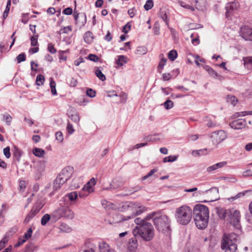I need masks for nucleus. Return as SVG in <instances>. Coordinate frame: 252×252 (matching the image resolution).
<instances>
[{"label": "nucleus", "mask_w": 252, "mask_h": 252, "mask_svg": "<svg viewBox=\"0 0 252 252\" xmlns=\"http://www.w3.org/2000/svg\"><path fill=\"white\" fill-rule=\"evenodd\" d=\"M78 196H79V194H78L76 191H72L71 192L67 193L66 195V196L67 197L69 200L71 201L75 200L77 199Z\"/></svg>", "instance_id": "39"}, {"label": "nucleus", "mask_w": 252, "mask_h": 252, "mask_svg": "<svg viewBox=\"0 0 252 252\" xmlns=\"http://www.w3.org/2000/svg\"><path fill=\"white\" fill-rule=\"evenodd\" d=\"M240 212L238 210L230 211L227 218L229 223L234 227H238L240 221Z\"/></svg>", "instance_id": "11"}, {"label": "nucleus", "mask_w": 252, "mask_h": 252, "mask_svg": "<svg viewBox=\"0 0 252 252\" xmlns=\"http://www.w3.org/2000/svg\"><path fill=\"white\" fill-rule=\"evenodd\" d=\"M177 157L176 156H170L168 157H166L164 158L163 159V162H173L177 160Z\"/></svg>", "instance_id": "48"}, {"label": "nucleus", "mask_w": 252, "mask_h": 252, "mask_svg": "<svg viewBox=\"0 0 252 252\" xmlns=\"http://www.w3.org/2000/svg\"><path fill=\"white\" fill-rule=\"evenodd\" d=\"M47 49L52 54H55L57 52V50L54 48V45L52 43L48 44Z\"/></svg>", "instance_id": "57"}, {"label": "nucleus", "mask_w": 252, "mask_h": 252, "mask_svg": "<svg viewBox=\"0 0 252 252\" xmlns=\"http://www.w3.org/2000/svg\"><path fill=\"white\" fill-rule=\"evenodd\" d=\"M221 179L225 180L227 182L235 183L237 181L236 178L233 175H229L226 177H222Z\"/></svg>", "instance_id": "43"}, {"label": "nucleus", "mask_w": 252, "mask_h": 252, "mask_svg": "<svg viewBox=\"0 0 252 252\" xmlns=\"http://www.w3.org/2000/svg\"><path fill=\"white\" fill-rule=\"evenodd\" d=\"M3 118H5V122L6 124L8 126H9L11 124V121H12V117L9 115L7 114L6 115H3Z\"/></svg>", "instance_id": "61"}, {"label": "nucleus", "mask_w": 252, "mask_h": 252, "mask_svg": "<svg viewBox=\"0 0 252 252\" xmlns=\"http://www.w3.org/2000/svg\"><path fill=\"white\" fill-rule=\"evenodd\" d=\"M87 95L90 97H94L96 95V92L92 89H88L86 91Z\"/></svg>", "instance_id": "56"}, {"label": "nucleus", "mask_w": 252, "mask_h": 252, "mask_svg": "<svg viewBox=\"0 0 252 252\" xmlns=\"http://www.w3.org/2000/svg\"><path fill=\"white\" fill-rule=\"evenodd\" d=\"M194 220L197 228H205L208 223L209 212L208 207L204 205L196 204L193 208Z\"/></svg>", "instance_id": "1"}, {"label": "nucleus", "mask_w": 252, "mask_h": 252, "mask_svg": "<svg viewBox=\"0 0 252 252\" xmlns=\"http://www.w3.org/2000/svg\"><path fill=\"white\" fill-rule=\"evenodd\" d=\"M52 219V215L46 214L44 215L41 220V223L42 225H45L47 223Z\"/></svg>", "instance_id": "37"}, {"label": "nucleus", "mask_w": 252, "mask_h": 252, "mask_svg": "<svg viewBox=\"0 0 252 252\" xmlns=\"http://www.w3.org/2000/svg\"><path fill=\"white\" fill-rule=\"evenodd\" d=\"M247 122L244 119H239L234 120L229 123L231 128L234 129H241L245 127Z\"/></svg>", "instance_id": "14"}, {"label": "nucleus", "mask_w": 252, "mask_h": 252, "mask_svg": "<svg viewBox=\"0 0 252 252\" xmlns=\"http://www.w3.org/2000/svg\"><path fill=\"white\" fill-rule=\"evenodd\" d=\"M239 6V4L237 1H234L232 2L228 3L225 6L226 13L225 15L226 17H228L231 12L234 10L237 9Z\"/></svg>", "instance_id": "16"}, {"label": "nucleus", "mask_w": 252, "mask_h": 252, "mask_svg": "<svg viewBox=\"0 0 252 252\" xmlns=\"http://www.w3.org/2000/svg\"><path fill=\"white\" fill-rule=\"evenodd\" d=\"M88 59L94 62H96L98 60V58L96 55L91 54L89 55Z\"/></svg>", "instance_id": "63"}, {"label": "nucleus", "mask_w": 252, "mask_h": 252, "mask_svg": "<svg viewBox=\"0 0 252 252\" xmlns=\"http://www.w3.org/2000/svg\"><path fill=\"white\" fill-rule=\"evenodd\" d=\"M17 60L18 63L24 62L26 60V55L24 53L19 54L17 57Z\"/></svg>", "instance_id": "58"}, {"label": "nucleus", "mask_w": 252, "mask_h": 252, "mask_svg": "<svg viewBox=\"0 0 252 252\" xmlns=\"http://www.w3.org/2000/svg\"><path fill=\"white\" fill-rule=\"evenodd\" d=\"M64 183V181L62 182V180H61V179L57 177L53 183V190L54 191L57 190Z\"/></svg>", "instance_id": "28"}, {"label": "nucleus", "mask_w": 252, "mask_h": 252, "mask_svg": "<svg viewBox=\"0 0 252 252\" xmlns=\"http://www.w3.org/2000/svg\"><path fill=\"white\" fill-rule=\"evenodd\" d=\"M158 170L156 168H154L152 170H151L146 175L143 176L141 178L142 181L145 180L146 179H148L149 177L153 175L155 173L157 172Z\"/></svg>", "instance_id": "52"}, {"label": "nucleus", "mask_w": 252, "mask_h": 252, "mask_svg": "<svg viewBox=\"0 0 252 252\" xmlns=\"http://www.w3.org/2000/svg\"><path fill=\"white\" fill-rule=\"evenodd\" d=\"M46 161L41 160H39L34 167V172L36 174L35 178L36 179H39L40 177L41 176L42 173L44 171L46 168Z\"/></svg>", "instance_id": "12"}, {"label": "nucleus", "mask_w": 252, "mask_h": 252, "mask_svg": "<svg viewBox=\"0 0 252 252\" xmlns=\"http://www.w3.org/2000/svg\"><path fill=\"white\" fill-rule=\"evenodd\" d=\"M147 52V49L145 46L138 47L136 50L135 54L139 55H145Z\"/></svg>", "instance_id": "35"}, {"label": "nucleus", "mask_w": 252, "mask_h": 252, "mask_svg": "<svg viewBox=\"0 0 252 252\" xmlns=\"http://www.w3.org/2000/svg\"><path fill=\"white\" fill-rule=\"evenodd\" d=\"M125 181L122 178H117L114 179L110 184L109 187L104 188V189L109 190L110 189H117L122 187Z\"/></svg>", "instance_id": "15"}, {"label": "nucleus", "mask_w": 252, "mask_h": 252, "mask_svg": "<svg viewBox=\"0 0 252 252\" xmlns=\"http://www.w3.org/2000/svg\"><path fill=\"white\" fill-rule=\"evenodd\" d=\"M50 86L51 88V91L52 94L53 95H56L57 93L56 89V83L52 78L50 79Z\"/></svg>", "instance_id": "40"}, {"label": "nucleus", "mask_w": 252, "mask_h": 252, "mask_svg": "<svg viewBox=\"0 0 252 252\" xmlns=\"http://www.w3.org/2000/svg\"><path fill=\"white\" fill-rule=\"evenodd\" d=\"M240 35L246 40H252V29L244 26L241 28Z\"/></svg>", "instance_id": "13"}, {"label": "nucleus", "mask_w": 252, "mask_h": 252, "mask_svg": "<svg viewBox=\"0 0 252 252\" xmlns=\"http://www.w3.org/2000/svg\"><path fill=\"white\" fill-rule=\"evenodd\" d=\"M66 130L67 131V132L69 134H73L75 131L72 125L70 124L69 122L67 123V124Z\"/></svg>", "instance_id": "55"}, {"label": "nucleus", "mask_w": 252, "mask_h": 252, "mask_svg": "<svg viewBox=\"0 0 252 252\" xmlns=\"http://www.w3.org/2000/svg\"><path fill=\"white\" fill-rule=\"evenodd\" d=\"M73 173V168L71 166L64 167L57 176V177L62 180L65 183L72 176Z\"/></svg>", "instance_id": "10"}, {"label": "nucleus", "mask_w": 252, "mask_h": 252, "mask_svg": "<svg viewBox=\"0 0 252 252\" xmlns=\"http://www.w3.org/2000/svg\"><path fill=\"white\" fill-rule=\"evenodd\" d=\"M32 153L37 157L42 158L45 154V151L42 149L35 148L32 150Z\"/></svg>", "instance_id": "31"}, {"label": "nucleus", "mask_w": 252, "mask_h": 252, "mask_svg": "<svg viewBox=\"0 0 252 252\" xmlns=\"http://www.w3.org/2000/svg\"><path fill=\"white\" fill-rule=\"evenodd\" d=\"M70 119L74 123L78 124L80 121V117L78 113H75L69 116Z\"/></svg>", "instance_id": "46"}, {"label": "nucleus", "mask_w": 252, "mask_h": 252, "mask_svg": "<svg viewBox=\"0 0 252 252\" xmlns=\"http://www.w3.org/2000/svg\"><path fill=\"white\" fill-rule=\"evenodd\" d=\"M44 205V203L42 201H38L32 207V210L33 211V212L36 215L39 213L41 209L43 207Z\"/></svg>", "instance_id": "27"}, {"label": "nucleus", "mask_w": 252, "mask_h": 252, "mask_svg": "<svg viewBox=\"0 0 252 252\" xmlns=\"http://www.w3.org/2000/svg\"><path fill=\"white\" fill-rule=\"evenodd\" d=\"M227 164L226 161H222L207 167L206 170L208 172H211L218 169L222 168Z\"/></svg>", "instance_id": "21"}, {"label": "nucleus", "mask_w": 252, "mask_h": 252, "mask_svg": "<svg viewBox=\"0 0 252 252\" xmlns=\"http://www.w3.org/2000/svg\"><path fill=\"white\" fill-rule=\"evenodd\" d=\"M44 82V77L43 75H38L36 78V84L38 86H40L43 84Z\"/></svg>", "instance_id": "45"}, {"label": "nucleus", "mask_w": 252, "mask_h": 252, "mask_svg": "<svg viewBox=\"0 0 252 252\" xmlns=\"http://www.w3.org/2000/svg\"><path fill=\"white\" fill-rule=\"evenodd\" d=\"M159 212H153L151 213H150L148 214L144 218V219L145 220L147 221L148 220H150L151 219H153V220L154 221V219L155 218V217L157 216L159 214Z\"/></svg>", "instance_id": "44"}, {"label": "nucleus", "mask_w": 252, "mask_h": 252, "mask_svg": "<svg viewBox=\"0 0 252 252\" xmlns=\"http://www.w3.org/2000/svg\"><path fill=\"white\" fill-rule=\"evenodd\" d=\"M134 236L140 237L145 241L152 240L155 236V229L150 223H145L140 226H136L132 231Z\"/></svg>", "instance_id": "2"}, {"label": "nucleus", "mask_w": 252, "mask_h": 252, "mask_svg": "<svg viewBox=\"0 0 252 252\" xmlns=\"http://www.w3.org/2000/svg\"><path fill=\"white\" fill-rule=\"evenodd\" d=\"M206 150L202 149L199 150H193L192 151V155L193 156H198L204 154V153Z\"/></svg>", "instance_id": "54"}, {"label": "nucleus", "mask_w": 252, "mask_h": 252, "mask_svg": "<svg viewBox=\"0 0 252 252\" xmlns=\"http://www.w3.org/2000/svg\"><path fill=\"white\" fill-rule=\"evenodd\" d=\"M162 139L161 135L160 134H156L152 135H148L146 137L144 140L146 141L154 142L160 140Z\"/></svg>", "instance_id": "25"}, {"label": "nucleus", "mask_w": 252, "mask_h": 252, "mask_svg": "<svg viewBox=\"0 0 252 252\" xmlns=\"http://www.w3.org/2000/svg\"><path fill=\"white\" fill-rule=\"evenodd\" d=\"M116 63L119 66H123L127 63V58L123 55L119 56L118 59L116 61Z\"/></svg>", "instance_id": "34"}, {"label": "nucleus", "mask_w": 252, "mask_h": 252, "mask_svg": "<svg viewBox=\"0 0 252 252\" xmlns=\"http://www.w3.org/2000/svg\"><path fill=\"white\" fill-rule=\"evenodd\" d=\"M134 221L135 223L138 225L137 226H140L143 225L145 223H148V222L146 221L145 219H141V218H137L134 220Z\"/></svg>", "instance_id": "49"}, {"label": "nucleus", "mask_w": 252, "mask_h": 252, "mask_svg": "<svg viewBox=\"0 0 252 252\" xmlns=\"http://www.w3.org/2000/svg\"><path fill=\"white\" fill-rule=\"evenodd\" d=\"M36 216L35 213H34L33 211L31 210L30 212L28 214L26 218L24 220V223L25 224H27L29 223L31 220Z\"/></svg>", "instance_id": "38"}, {"label": "nucleus", "mask_w": 252, "mask_h": 252, "mask_svg": "<svg viewBox=\"0 0 252 252\" xmlns=\"http://www.w3.org/2000/svg\"><path fill=\"white\" fill-rule=\"evenodd\" d=\"M210 138L214 144H218L227 138V135L224 130H220L212 133Z\"/></svg>", "instance_id": "9"}, {"label": "nucleus", "mask_w": 252, "mask_h": 252, "mask_svg": "<svg viewBox=\"0 0 252 252\" xmlns=\"http://www.w3.org/2000/svg\"><path fill=\"white\" fill-rule=\"evenodd\" d=\"M60 230L62 232H69L71 230V228L68 225L64 223H62L59 227Z\"/></svg>", "instance_id": "36"}, {"label": "nucleus", "mask_w": 252, "mask_h": 252, "mask_svg": "<svg viewBox=\"0 0 252 252\" xmlns=\"http://www.w3.org/2000/svg\"><path fill=\"white\" fill-rule=\"evenodd\" d=\"M154 6L153 1L151 0H148L144 5V8L146 10L151 9Z\"/></svg>", "instance_id": "51"}, {"label": "nucleus", "mask_w": 252, "mask_h": 252, "mask_svg": "<svg viewBox=\"0 0 252 252\" xmlns=\"http://www.w3.org/2000/svg\"><path fill=\"white\" fill-rule=\"evenodd\" d=\"M3 154L7 158H9L10 157L11 154L10 152V148L9 147L4 148Z\"/></svg>", "instance_id": "60"}, {"label": "nucleus", "mask_w": 252, "mask_h": 252, "mask_svg": "<svg viewBox=\"0 0 252 252\" xmlns=\"http://www.w3.org/2000/svg\"><path fill=\"white\" fill-rule=\"evenodd\" d=\"M170 222L167 216L160 213L154 219V224L157 230L167 236L171 234Z\"/></svg>", "instance_id": "3"}, {"label": "nucleus", "mask_w": 252, "mask_h": 252, "mask_svg": "<svg viewBox=\"0 0 252 252\" xmlns=\"http://www.w3.org/2000/svg\"><path fill=\"white\" fill-rule=\"evenodd\" d=\"M93 39V33L90 31L86 32L84 35V39L86 43H91Z\"/></svg>", "instance_id": "33"}, {"label": "nucleus", "mask_w": 252, "mask_h": 252, "mask_svg": "<svg viewBox=\"0 0 252 252\" xmlns=\"http://www.w3.org/2000/svg\"><path fill=\"white\" fill-rule=\"evenodd\" d=\"M175 217L178 223L183 225H187L191 220V209L187 205H182L176 209Z\"/></svg>", "instance_id": "4"}, {"label": "nucleus", "mask_w": 252, "mask_h": 252, "mask_svg": "<svg viewBox=\"0 0 252 252\" xmlns=\"http://www.w3.org/2000/svg\"><path fill=\"white\" fill-rule=\"evenodd\" d=\"M252 190H245L243 192H239L237 194H236L235 196L228 198V200L229 201H233L235 199H237L240 197H241L242 196H244L245 195H247L248 194H252Z\"/></svg>", "instance_id": "24"}, {"label": "nucleus", "mask_w": 252, "mask_h": 252, "mask_svg": "<svg viewBox=\"0 0 252 252\" xmlns=\"http://www.w3.org/2000/svg\"><path fill=\"white\" fill-rule=\"evenodd\" d=\"M163 105L167 110L170 109L173 107V102L170 100H167L164 102Z\"/></svg>", "instance_id": "47"}, {"label": "nucleus", "mask_w": 252, "mask_h": 252, "mask_svg": "<svg viewBox=\"0 0 252 252\" xmlns=\"http://www.w3.org/2000/svg\"><path fill=\"white\" fill-rule=\"evenodd\" d=\"M237 235L235 233L224 235L221 240V249L225 250V252H237Z\"/></svg>", "instance_id": "5"}, {"label": "nucleus", "mask_w": 252, "mask_h": 252, "mask_svg": "<svg viewBox=\"0 0 252 252\" xmlns=\"http://www.w3.org/2000/svg\"><path fill=\"white\" fill-rule=\"evenodd\" d=\"M98 246L100 252H114V250L104 242H99Z\"/></svg>", "instance_id": "20"}, {"label": "nucleus", "mask_w": 252, "mask_h": 252, "mask_svg": "<svg viewBox=\"0 0 252 252\" xmlns=\"http://www.w3.org/2000/svg\"><path fill=\"white\" fill-rule=\"evenodd\" d=\"M95 74L96 76L102 81H104L106 80V77L104 74H103L101 71L97 68L95 71Z\"/></svg>", "instance_id": "42"}, {"label": "nucleus", "mask_w": 252, "mask_h": 252, "mask_svg": "<svg viewBox=\"0 0 252 252\" xmlns=\"http://www.w3.org/2000/svg\"><path fill=\"white\" fill-rule=\"evenodd\" d=\"M63 12L65 15H71L72 13V9L71 7H67L63 10Z\"/></svg>", "instance_id": "64"}, {"label": "nucleus", "mask_w": 252, "mask_h": 252, "mask_svg": "<svg viewBox=\"0 0 252 252\" xmlns=\"http://www.w3.org/2000/svg\"><path fill=\"white\" fill-rule=\"evenodd\" d=\"M243 61L245 66L248 69L252 70V57L244 58Z\"/></svg>", "instance_id": "30"}, {"label": "nucleus", "mask_w": 252, "mask_h": 252, "mask_svg": "<svg viewBox=\"0 0 252 252\" xmlns=\"http://www.w3.org/2000/svg\"><path fill=\"white\" fill-rule=\"evenodd\" d=\"M32 229L31 227L29 228L27 230V232L25 233L24 238L26 240L32 237Z\"/></svg>", "instance_id": "59"}, {"label": "nucleus", "mask_w": 252, "mask_h": 252, "mask_svg": "<svg viewBox=\"0 0 252 252\" xmlns=\"http://www.w3.org/2000/svg\"><path fill=\"white\" fill-rule=\"evenodd\" d=\"M136 237L137 236H134L129 240L128 245V250L129 252H135L137 250L138 244Z\"/></svg>", "instance_id": "17"}, {"label": "nucleus", "mask_w": 252, "mask_h": 252, "mask_svg": "<svg viewBox=\"0 0 252 252\" xmlns=\"http://www.w3.org/2000/svg\"><path fill=\"white\" fill-rule=\"evenodd\" d=\"M92 185H90L89 184H86L82 189V192H80L79 193V196L81 198L87 196L89 193L91 192L92 189Z\"/></svg>", "instance_id": "22"}, {"label": "nucleus", "mask_w": 252, "mask_h": 252, "mask_svg": "<svg viewBox=\"0 0 252 252\" xmlns=\"http://www.w3.org/2000/svg\"><path fill=\"white\" fill-rule=\"evenodd\" d=\"M38 35H34L32 36L31 38V45L32 46H35L38 44Z\"/></svg>", "instance_id": "50"}, {"label": "nucleus", "mask_w": 252, "mask_h": 252, "mask_svg": "<svg viewBox=\"0 0 252 252\" xmlns=\"http://www.w3.org/2000/svg\"><path fill=\"white\" fill-rule=\"evenodd\" d=\"M177 52L175 50L170 51L168 54V58L172 61H174L177 57Z\"/></svg>", "instance_id": "41"}, {"label": "nucleus", "mask_w": 252, "mask_h": 252, "mask_svg": "<svg viewBox=\"0 0 252 252\" xmlns=\"http://www.w3.org/2000/svg\"><path fill=\"white\" fill-rule=\"evenodd\" d=\"M193 1V0H190ZM205 0H194L196 8L198 10H202L205 7Z\"/></svg>", "instance_id": "29"}, {"label": "nucleus", "mask_w": 252, "mask_h": 252, "mask_svg": "<svg viewBox=\"0 0 252 252\" xmlns=\"http://www.w3.org/2000/svg\"><path fill=\"white\" fill-rule=\"evenodd\" d=\"M74 217V213L69 207H62L55 210L52 213V220L56 221L62 218L72 219Z\"/></svg>", "instance_id": "6"}, {"label": "nucleus", "mask_w": 252, "mask_h": 252, "mask_svg": "<svg viewBox=\"0 0 252 252\" xmlns=\"http://www.w3.org/2000/svg\"><path fill=\"white\" fill-rule=\"evenodd\" d=\"M203 68L208 72V73L214 78L221 77L216 72L214 71L210 66L207 65H204Z\"/></svg>", "instance_id": "26"}, {"label": "nucleus", "mask_w": 252, "mask_h": 252, "mask_svg": "<svg viewBox=\"0 0 252 252\" xmlns=\"http://www.w3.org/2000/svg\"><path fill=\"white\" fill-rule=\"evenodd\" d=\"M158 17L161 18L165 23L167 27H169V19L167 15V13L164 9H160L158 14Z\"/></svg>", "instance_id": "19"}, {"label": "nucleus", "mask_w": 252, "mask_h": 252, "mask_svg": "<svg viewBox=\"0 0 252 252\" xmlns=\"http://www.w3.org/2000/svg\"><path fill=\"white\" fill-rule=\"evenodd\" d=\"M230 211L222 208H217L216 213L219 217L222 220L227 218Z\"/></svg>", "instance_id": "18"}, {"label": "nucleus", "mask_w": 252, "mask_h": 252, "mask_svg": "<svg viewBox=\"0 0 252 252\" xmlns=\"http://www.w3.org/2000/svg\"><path fill=\"white\" fill-rule=\"evenodd\" d=\"M14 160L19 162L22 156L21 151L17 148H15L13 153Z\"/></svg>", "instance_id": "32"}, {"label": "nucleus", "mask_w": 252, "mask_h": 252, "mask_svg": "<svg viewBox=\"0 0 252 252\" xmlns=\"http://www.w3.org/2000/svg\"><path fill=\"white\" fill-rule=\"evenodd\" d=\"M135 203V205L134 206V211H135V214H132L131 216H125L122 215L118 216L117 217L119 218V220L117 221V222L127 220H128L133 218L134 216L139 215L147 211V208L146 207L144 206H140L138 205L137 203Z\"/></svg>", "instance_id": "8"}, {"label": "nucleus", "mask_w": 252, "mask_h": 252, "mask_svg": "<svg viewBox=\"0 0 252 252\" xmlns=\"http://www.w3.org/2000/svg\"><path fill=\"white\" fill-rule=\"evenodd\" d=\"M199 194L205 193L209 198V200L204 201V202H213L219 199V189L217 187H213L205 191L199 190Z\"/></svg>", "instance_id": "7"}, {"label": "nucleus", "mask_w": 252, "mask_h": 252, "mask_svg": "<svg viewBox=\"0 0 252 252\" xmlns=\"http://www.w3.org/2000/svg\"><path fill=\"white\" fill-rule=\"evenodd\" d=\"M56 138L57 140L62 142L63 140V135L62 132L58 131L56 133Z\"/></svg>", "instance_id": "62"}, {"label": "nucleus", "mask_w": 252, "mask_h": 252, "mask_svg": "<svg viewBox=\"0 0 252 252\" xmlns=\"http://www.w3.org/2000/svg\"><path fill=\"white\" fill-rule=\"evenodd\" d=\"M227 99L228 102L233 105H235V102L237 101L236 97L233 95H228Z\"/></svg>", "instance_id": "53"}, {"label": "nucleus", "mask_w": 252, "mask_h": 252, "mask_svg": "<svg viewBox=\"0 0 252 252\" xmlns=\"http://www.w3.org/2000/svg\"><path fill=\"white\" fill-rule=\"evenodd\" d=\"M135 205V202H126L124 203L122 206L123 211H134V206Z\"/></svg>", "instance_id": "23"}]
</instances>
